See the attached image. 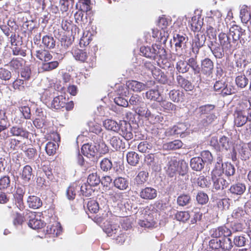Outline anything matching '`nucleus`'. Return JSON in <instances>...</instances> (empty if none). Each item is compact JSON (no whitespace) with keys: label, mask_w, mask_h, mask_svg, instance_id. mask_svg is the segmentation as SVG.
I'll return each mask as SVG.
<instances>
[{"label":"nucleus","mask_w":251,"mask_h":251,"mask_svg":"<svg viewBox=\"0 0 251 251\" xmlns=\"http://www.w3.org/2000/svg\"><path fill=\"white\" fill-rule=\"evenodd\" d=\"M92 186L87 183L83 184L80 188V191L83 196L85 197H89L94 192L93 189L91 188Z\"/></svg>","instance_id":"obj_60"},{"label":"nucleus","mask_w":251,"mask_h":251,"mask_svg":"<svg viewBox=\"0 0 251 251\" xmlns=\"http://www.w3.org/2000/svg\"><path fill=\"white\" fill-rule=\"evenodd\" d=\"M51 107L55 109H61L65 108L67 111L73 110L74 103L73 101H68V99L63 95L54 97L51 103Z\"/></svg>","instance_id":"obj_3"},{"label":"nucleus","mask_w":251,"mask_h":251,"mask_svg":"<svg viewBox=\"0 0 251 251\" xmlns=\"http://www.w3.org/2000/svg\"><path fill=\"white\" fill-rule=\"evenodd\" d=\"M126 85L128 89L137 92H140L144 90L146 87L145 84L134 80L127 81Z\"/></svg>","instance_id":"obj_26"},{"label":"nucleus","mask_w":251,"mask_h":251,"mask_svg":"<svg viewBox=\"0 0 251 251\" xmlns=\"http://www.w3.org/2000/svg\"><path fill=\"white\" fill-rule=\"evenodd\" d=\"M149 173L145 171H140L134 178V183L138 186H143L148 180Z\"/></svg>","instance_id":"obj_32"},{"label":"nucleus","mask_w":251,"mask_h":251,"mask_svg":"<svg viewBox=\"0 0 251 251\" xmlns=\"http://www.w3.org/2000/svg\"><path fill=\"white\" fill-rule=\"evenodd\" d=\"M176 69L179 73L184 74L187 73L189 70L187 61L180 60L176 64Z\"/></svg>","instance_id":"obj_52"},{"label":"nucleus","mask_w":251,"mask_h":251,"mask_svg":"<svg viewBox=\"0 0 251 251\" xmlns=\"http://www.w3.org/2000/svg\"><path fill=\"white\" fill-rule=\"evenodd\" d=\"M161 94L157 89H151L146 93L147 99L152 101L159 102L162 98L160 97Z\"/></svg>","instance_id":"obj_42"},{"label":"nucleus","mask_w":251,"mask_h":251,"mask_svg":"<svg viewBox=\"0 0 251 251\" xmlns=\"http://www.w3.org/2000/svg\"><path fill=\"white\" fill-rule=\"evenodd\" d=\"M249 80L244 75L237 76L235 78V83L238 87L244 88L248 84Z\"/></svg>","instance_id":"obj_53"},{"label":"nucleus","mask_w":251,"mask_h":251,"mask_svg":"<svg viewBox=\"0 0 251 251\" xmlns=\"http://www.w3.org/2000/svg\"><path fill=\"white\" fill-rule=\"evenodd\" d=\"M169 97L173 102L178 103L183 101L184 93L178 89H173L169 92Z\"/></svg>","instance_id":"obj_27"},{"label":"nucleus","mask_w":251,"mask_h":251,"mask_svg":"<svg viewBox=\"0 0 251 251\" xmlns=\"http://www.w3.org/2000/svg\"><path fill=\"white\" fill-rule=\"evenodd\" d=\"M126 160L129 164L135 166L138 164L140 157L138 153L134 151H129L126 154Z\"/></svg>","instance_id":"obj_46"},{"label":"nucleus","mask_w":251,"mask_h":251,"mask_svg":"<svg viewBox=\"0 0 251 251\" xmlns=\"http://www.w3.org/2000/svg\"><path fill=\"white\" fill-rule=\"evenodd\" d=\"M71 53L75 59L80 62L84 61L88 53L85 50L79 49L77 47H73L71 50Z\"/></svg>","instance_id":"obj_25"},{"label":"nucleus","mask_w":251,"mask_h":251,"mask_svg":"<svg viewBox=\"0 0 251 251\" xmlns=\"http://www.w3.org/2000/svg\"><path fill=\"white\" fill-rule=\"evenodd\" d=\"M93 40V35L90 32L86 31L83 33L79 41V46L81 48H85L88 46Z\"/></svg>","instance_id":"obj_44"},{"label":"nucleus","mask_w":251,"mask_h":251,"mask_svg":"<svg viewBox=\"0 0 251 251\" xmlns=\"http://www.w3.org/2000/svg\"><path fill=\"white\" fill-rule=\"evenodd\" d=\"M197 54L195 57H192L189 58L187 61L188 66L191 68L194 73V75L191 76V79L193 82H201L202 78L200 74L201 68L199 66L197 60Z\"/></svg>","instance_id":"obj_6"},{"label":"nucleus","mask_w":251,"mask_h":251,"mask_svg":"<svg viewBox=\"0 0 251 251\" xmlns=\"http://www.w3.org/2000/svg\"><path fill=\"white\" fill-rule=\"evenodd\" d=\"M62 232V227L59 223L48 225L46 227V233L48 234H52L53 236H57Z\"/></svg>","instance_id":"obj_35"},{"label":"nucleus","mask_w":251,"mask_h":251,"mask_svg":"<svg viewBox=\"0 0 251 251\" xmlns=\"http://www.w3.org/2000/svg\"><path fill=\"white\" fill-rule=\"evenodd\" d=\"M190 218V214L188 211H177L175 214V219L183 223L188 221Z\"/></svg>","instance_id":"obj_62"},{"label":"nucleus","mask_w":251,"mask_h":251,"mask_svg":"<svg viewBox=\"0 0 251 251\" xmlns=\"http://www.w3.org/2000/svg\"><path fill=\"white\" fill-rule=\"evenodd\" d=\"M218 41L220 45L226 50V52H232L236 50L238 47L233 40H231L230 36L224 32H221L219 34Z\"/></svg>","instance_id":"obj_5"},{"label":"nucleus","mask_w":251,"mask_h":251,"mask_svg":"<svg viewBox=\"0 0 251 251\" xmlns=\"http://www.w3.org/2000/svg\"><path fill=\"white\" fill-rule=\"evenodd\" d=\"M159 102L164 111H175L176 109V106L175 104L165 100H163L162 98Z\"/></svg>","instance_id":"obj_49"},{"label":"nucleus","mask_w":251,"mask_h":251,"mask_svg":"<svg viewBox=\"0 0 251 251\" xmlns=\"http://www.w3.org/2000/svg\"><path fill=\"white\" fill-rule=\"evenodd\" d=\"M82 154L88 157H94L98 153V149L96 146L89 143L84 144L81 147Z\"/></svg>","instance_id":"obj_21"},{"label":"nucleus","mask_w":251,"mask_h":251,"mask_svg":"<svg viewBox=\"0 0 251 251\" xmlns=\"http://www.w3.org/2000/svg\"><path fill=\"white\" fill-rule=\"evenodd\" d=\"M203 160L200 157H193L190 160L191 168L196 171H201L204 166Z\"/></svg>","instance_id":"obj_31"},{"label":"nucleus","mask_w":251,"mask_h":251,"mask_svg":"<svg viewBox=\"0 0 251 251\" xmlns=\"http://www.w3.org/2000/svg\"><path fill=\"white\" fill-rule=\"evenodd\" d=\"M79 189V186L76 183H74L70 185L66 191L68 199L70 200H74Z\"/></svg>","instance_id":"obj_45"},{"label":"nucleus","mask_w":251,"mask_h":251,"mask_svg":"<svg viewBox=\"0 0 251 251\" xmlns=\"http://www.w3.org/2000/svg\"><path fill=\"white\" fill-rule=\"evenodd\" d=\"M109 198L113 202H122L124 200L123 193L112 191L109 194Z\"/></svg>","instance_id":"obj_57"},{"label":"nucleus","mask_w":251,"mask_h":251,"mask_svg":"<svg viewBox=\"0 0 251 251\" xmlns=\"http://www.w3.org/2000/svg\"><path fill=\"white\" fill-rule=\"evenodd\" d=\"M222 168H223L224 173L227 176H233L235 171L234 166L230 163H225L224 164L222 163Z\"/></svg>","instance_id":"obj_56"},{"label":"nucleus","mask_w":251,"mask_h":251,"mask_svg":"<svg viewBox=\"0 0 251 251\" xmlns=\"http://www.w3.org/2000/svg\"><path fill=\"white\" fill-rule=\"evenodd\" d=\"M238 151L239 154L241 156L242 160H247L251 156V152L249 149L247 147V145L244 143H241L239 144Z\"/></svg>","instance_id":"obj_36"},{"label":"nucleus","mask_w":251,"mask_h":251,"mask_svg":"<svg viewBox=\"0 0 251 251\" xmlns=\"http://www.w3.org/2000/svg\"><path fill=\"white\" fill-rule=\"evenodd\" d=\"M178 162L176 160H170L168 165L167 172L170 177H173L178 172L179 175L184 176L188 172V166L185 163H181V170H178Z\"/></svg>","instance_id":"obj_4"},{"label":"nucleus","mask_w":251,"mask_h":251,"mask_svg":"<svg viewBox=\"0 0 251 251\" xmlns=\"http://www.w3.org/2000/svg\"><path fill=\"white\" fill-rule=\"evenodd\" d=\"M235 114L236 116L234 119L235 125L238 127L244 125L246 123L248 117L244 115L243 111L241 110L237 111Z\"/></svg>","instance_id":"obj_39"},{"label":"nucleus","mask_w":251,"mask_h":251,"mask_svg":"<svg viewBox=\"0 0 251 251\" xmlns=\"http://www.w3.org/2000/svg\"><path fill=\"white\" fill-rule=\"evenodd\" d=\"M212 237L209 242L207 251H229L232 247L231 239L228 237L232 234L231 230L225 226L212 228L210 231Z\"/></svg>","instance_id":"obj_1"},{"label":"nucleus","mask_w":251,"mask_h":251,"mask_svg":"<svg viewBox=\"0 0 251 251\" xmlns=\"http://www.w3.org/2000/svg\"><path fill=\"white\" fill-rule=\"evenodd\" d=\"M165 146L168 150H176L181 148L183 143L180 140H175L167 143Z\"/></svg>","instance_id":"obj_61"},{"label":"nucleus","mask_w":251,"mask_h":251,"mask_svg":"<svg viewBox=\"0 0 251 251\" xmlns=\"http://www.w3.org/2000/svg\"><path fill=\"white\" fill-rule=\"evenodd\" d=\"M12 217L13 224L16 226H22L27 219L25 213L21 214L18 212L14 213Z\"/></svg>","instance_id":"obj_38"},{"label":"nucleus","mask_w":251,"mask_h":251,"mask_svg":"<svg viewBox=\"0 0 251 251\" xmlns=\"http://www.w3.org/2000/svg\"><path fill=\"white\" fill-rule=\"evenodd\" d=\"M20 176L24 182H29L34 176L32 168L29 165H25L22 170Z\"/></svg>","instance_id":"obj_24"},{"label":"nucleus","mask_w":251,"mask_h":251,"mask_svg":"<svg viewBox=\"0 0 251 251\" xmlns=\"http://www.w3.org/2000/svg\"><path fill=\"white\" fill-rule=\"evenodd\" d=\"M109 144L116 151L120 150L124 146L122 139L118 136H113L109 140Z\"/></svg>","instance_id":"obj_43"},{"label":"nucleus","mask_w":251,"mask_h":251,"mask_svg":"<svg viewBox=\"0 0 251 251\" xmlns=\"http://www.w3.org/2000/svg\"><path fill=\"white\" fill-rule=\"evenodd\" d=\"M246 35V30L238 25H233L229 28V35L237 47L238 40H240V42H245Z\"/></svg>","instance_id":"obj_7"},{"label":"nucleus","mask_w":251,"mask_h":251,"mask_svg":"<svg viewBox=\"0 0 251 251\" xmlns=\"http://www.w3.org/2000/svg\"><path fill=\"white\" fill-rule=\"evenodd\" d=\"M100 182V176L97 173L90 174L87 178V183L92 186H96Z\"/></svg>","instance_id":"obj_51"},{"label":"nucleus","mask_w":251,"mask_h":251,"mask_svg":"<svg viewBox=\"0 0 251 251\" xmlns=\"http://www.w3.org/2000/svg\"><path fill=\"white\" fill-rule=\"evenodd\" d=\"M200 68L202 74L209 76L213 74L214 63L210 59L206 58L201 61Z\"/></svg>","instance_id":"obj_14"},{"label":"nucleus","mask_w":251,"mask_h":251,"mask_svg":"<svg viewBox=\"0 0 251 251\" xmlns=\"http://www.w3.org/2000/svg\"><path fill=\"white\" fill-rule=\"evenodd\" d=\"M42 43L49 49H52L55 46V41L53 38L49 35L44 36L42 38Z\"/></svg>","instance_id":"obj_50"},{"label":"nucleus","mask_w":251,"mask_h":251,"mask_svg":"<svg viewBox=\"0 0 251 251\" xmlns=\"http://www.w3.org/2000/svg\"><path fill=\"white\" fill-rule=\"evenodd\" d=\"M25 194V189L22 187L18 186L16 188V191L13 195L15 199V204L17 208L21 211H23L25 207L23 201Z\"/></svg>","instance_id":"obj_12"},{"label":"nucleus","mask_w":251,"mask_h":251,"mask_svg":"<svg viewBox=\"0 0 251 251\" xmlns=\"http://www.w3.org/2000/svg\"><path fill=\"white\" fill-rule=\"evenodd\" d=\"M173 41L175 43L176 55L180 53V50H182V47L185 45L187 39L185 34H175L173 36Z\"/></svg>","instance_id":"obj_20"},{"label":"nucleus","mask_w":251,"mask_h":251,"mask_svg":"<svg viewBox=\"0 0 251 251\" xmlns=\"http://www.w3.org/2000/svg\"><path fill=\"white\" fill-rule=\"evenodd\" d=\"M59 63L58 61H49L42 63L41 69L43 72H49L56 69L59 66Z\"/></svg>","instance_id":"obj_37"},{"label":"nucleus","mask_w":251,"mask_h":251,"mask_svg":"<svg viewBox=\"0 0 251 251\" xmlns=\"http://www.w3.org/2000/svg\"><path fill=\"white\" fill-rule=\"evenodd\" d=\"M119 125L116 121L112 119H108L103 122V126L106 129L115 132H119L120 129Z\"/></svg>","instance_id":"obj_30"},{"label":"nucleus","mask_w":251,"mask_h":251,"mask_svg":"<svg viewBox=\"0 0 251 251\" xmlns=\"http://www.w3.org/2000/svg\"><path fill=\"white\" fill-rule=\"evenodd\" d=\"M157 195V190L151 187H146L142 189L140 192L141 198L146 200H151L154 199Z\"/></svg>","instance_id":"obj_19"},{"label":"nucleus","mask_w":251,"mask_h":251,"mask_svg":"<svg viewBox=\"0 0 251 251\" xmlns=\"http://www.w3.org/2000/svg\"><path fill=\"white\" fill-rule=\"evenodd\" d=\"M161 154L159 152L149 153L146 155L145 161L149 166L153 169L161 162Z\"/></svg>","instance_id":"obj_16"},{"label":"nucleus","mask_w":251,"mask_h":251,"mask_svg":"<svg viewBox=\"0 0 251 251\" xmlns=\"http://www.w3.org/2000/svg\"><path fill=\"white\" fill-rule=\"evenodd\" d=\"M213 181V189L216 190H223L227 188L229 185L228 182L223 177H219L212 179Z\"/></svg>","instance_id":"obj_40"},{"label":"nucleus","mask_w":251,"mask_h":251,"mask_svg":"<svg viewBox=\"0 0 251 251\" xmlns=\"http://www.w3.org/2000/svg\"><path fill=\"white\" fill-rule=\"evenodd\" d=\"M24 59L22 58H14L9 63L10 67L15 70H19L23 67Z\"/></svg>","instance_id":"obj_58"},{"label":"nucleus","mask_w":251,"mask_h":251,"mask_svg":"<svg viewBox=\"0 0 251 251\" xmlns=\"http://www.w3.org/2000/svg\"><path fill=\"white\" fill-rule=\"evenodd\" d=\"M117 227V225L111 224L109 222L106 221L103 224V229L105 233L112 235V234L116 233Z\"/></svg>","instance_id":"obj_55"},{"label":"nucleus","mask_w":251,"mask_h":251,"mask_svg":"<svg viewBox=\"0 0 251 251\" xmlns=\"http://www.w3.org/2000/svg\"><path fill=\"white\" fill-rule=\"evenodd\" d=\"M151 73L153 77L156 81L163 84L167 82V75L160 69L156 68Z\"/></svg>","instance_id":"obj_34"},{"label":"nucleus","mask_w":251,"mask_h":251,"mask_svg":"<svg viewBox=\"0 0 251 251\" xmlns=\"http://www.w3.org/2000/svg\"><path fill=\"white\" fill-rule=\"evenodd\" d=\"M136 112L140 116L145 117L153 124L161 122L163 120V117L161 115L154 116V114H152L144 102L143 104H140V106L136 108Z\"/></svg>","instance_id":"obj_2"},{"label":"nucleus","mask_w":251,"mask_h":251,"mask_svg":"<svg viewBox=\"0 0 251 251\" xmlns=\"http://www.w3.org/2000/svg\"><path fill=\"white\" fill-rule=\"evenodd\" d=\"M54 35L56 38L60 42L61 46L64 49H67L73 43V40L71 37L65 34V32L63 30H55Z\"/></svg>","instance_id":"obj_9"},{"label":"nucleus","mask_w":251,"mask_h":251,"mask_svg":"<svg viewBox=\"0 0 251 251\" xmlns=\"http://www.w3.org/2000/svg\"><path fill=\"white\" fill-rule=\"evenodd\" d=\"M36 57L43 63L45 62L51 60L53 56L50 51L43 48H40L35 51Z\"/></svg>","instance_id":"obj_18"},{"label":"nucleus","mask_w":251,"mask_h":251,"mask_svg":"<svg viewBox=\"0 0 251 251\" xmlns=\"http://www.w3.org/2000/svg\"><path fill=\"white\" fill-rule=\"evenodd\" d=\"M196 200L201 205L206 204L208 201L209 198L208 195L203 192H199L196 196Z\"/></svg>","instance_id":"obj_64"},{"label":"nucleus","mask_w":251,"mask_h":251,"mask_svg":"<svg viewBox=\"0 0 251 251\" xmlns=\"http://www.w3.org/2000/svg\"><path fill=\"white\" fill-rule=\"evenodd\" d=\"M25 216L27 217V219L28 220L27 225L30 228L33 229H38L45 226V223L36 218L35 212L27 210L25 212Z\"/></svg>","instance_id":"obj_8"},{"label":"nucleus","mask_w":251,"mask_h":251,"mask_svg":"<svg viewBox=\"0 0 251 251\" xmlns=\"http://www.w3.org/2000/svg\"><path fill=\"white\" fill-rule=\"evenodd\" d=\"M186 130V126L183 124H178L174 126L171 128L169 132L172 135H180L184 133Z\"/></svg>","instance_id":"obj_47"},{"label":"nucleus","mask_w":251,"mask_h":251,"mask_svg":"<svg viewBox=\"0 0 251 251\" xmlns=\"http://www.w3.org/2000/svg\"><path fill=\"white\" fill-rule=\"evenodd\" d=\"M119 126H120V129L119 131L120 134L126 140H131L133 138V134L130 124L126 121H123Z\"/></svg>","instance_id":"obj_15"},{"label":"nucleus","mask_w":251,"mask_h":251,"mask_svg":"<svg viewBox=\"0 0 251 251\" xmlns=\"http://www.w3.org/2000/svg\"><path fill=\"white\" fill-rule=\"evenodd\" d=\"M206 37L202 33H198L192 40V50L196 54L199 52L200 49L204 45Z\"/></svg>","instance_id":"obj_10"},{"label":"nucleus","mask_w":251,"mask_h":251,"mask_svg":"<svg viewBox=\"0 0 251 251\" xmlns=\"http://www.w3.org/2000/svg\"><path fill=\"white\" fill-rule=\"evenodd\" d=\"M177 83L181 88L184 89L186 91H192L194 88V85L192 83L185 78L182 75H177L176 77Z\"/></svg>","instance_id":"obj_23"},{"label":"nucleus","mask_w":251,"mask_h":251,"mask_svg":"<svg viewBox=\"0 0 251 251\" xmlns=\"http://www.w3.org/2000/svg\"><path fill=\"white\" fill-rule=\"evenodd\" d=\"M11 180L10 177L5 175L0 178V190H5L10 186Z\"/></svg>","instance_id":"obj_63"},{"label":"nucleus","mask_w":251,"mask_h":251,"mask_svg":"<svg viewBox=\"0 0 251 251\" xmlns=\"http://www.w3.org/2000/svg\"><path fill=\"white\" fill-rule=\"evenodd\" d=\"M156 49H158L157 45H152L151 47L143 46L140 48V52L146 57L154 59L159 53V51H157Z\"/></svg>","instance_id":"obj_17"},{"label":"nucleus","mask_w":251,"mask_h":251,"mask_svg":"<svg viewBox=\"0 0 251 251\" xmlns=\"http://www.w3.org/2000/svg\"><path fill=\"white\" fill-rule=\"evenodd\" d=\"M246 186L244 184L237 183L232 185L229 190L230 192L233 194L241 195L244 193L246 190Z\"/></svg>","instance_id":"obj_41"},{"label":"nucleus","mask_w":251,"mask_h":251,"mask_svg":"<svg viewBox=\"0 0 251 251\" xmlns=\"http://www.w3.org/2000/svg\"><path fill=\"white\" fill-rule=\"evenodd\" d=\"M10 133L13 136L21 137L24 139H28L29 132L23 126H13L10 129Z\"/></svg>","instance_id":"obj_22"},{"label":"nucleus","mask_w":251,"mask_h":251,"mask_svg":"<svg viewBox=\"0 0 251 251\" xmlns=\"http://www.w3.org/2000/svg\"><path fill=\"white\" fill-rule=\"evenodd\" d=\"M93 48L94 52V54L88 53L86 55V58L84 59V61L82 62L85 63V68L86 71H89L90 69L96 66L97 59L95 53L98 51V46L96 45L93 46Z\"/></svg>","instance_id":"obj_13"},{"label":"nucleus","mask_w":251,"mask_h":251,"mask_svg":"<svg viewBox=\"0 0 251 251\" xmlns=\"http://www.w3.org/2000/svg\"><path fill=\"white\" fill-rule=\"evenodd\" d=\"M202 24L203 22L201 20V17L197 16H193L189 21V26L191 30L194 32L200 31L201 28Z\"/></svg>","instance_id":"obj_28"},{"label":"nucleus","mask_w":251,"mask_h":251,"mask_svg":"<svg viewBox=\"0 0 251 251\" xmlns=\"http://www.w3.org/2000/svg\"><path fill=\"white\" fill-rule=\"evenodd\" d=\"M58 145L53 142H49L45 147V150L49 155H52L56 153Z\"/></svg>","instance_id":"obj_59"},{"label":"nucleus","mask_w":251,"mask_h":251,"mask_svg":"<svg viewBox=\"0 0 251 251\" xmlns=\"http://www.w3.org/2000/svg\"><path fill=\"white\" fill-rule=\"evenodd\" d=\"M27 204L29 208L36 209L42 206V201L36 196H29L27 199Z\"/></svg>","instance_id":"obj_29"},{"label":"nucleus","mask_w":251,"mask_h":251,"mask_svg":"<svg viewBox=\"0 0 251 251\" xmlns=\"http://www.w3.org/2000/svg\"><path fill=\"white\" fill-rule=\"evenodd\" d=\"M208 47L216 58L221 59L224 56L226 50L216 40L210 41Z\"/></svg>","instance_id":"obj_11"},{"label":"nucleus","mask_w":251,"mask_h":251,"mask_svg":"<svg viewBox=\"0 0 251 251\" xmlns=\"http://www.w3.org/2000/svg\"><path fill=\"white\" fill-rule=\"evenodd\" d=\"M113 183L114 186L119 190H125L128 187L129 182L127 179L123 177L116 178Z\"/></svg>","instance_id":"obj_33"},{"label":"nucleus","mask_w":251,"mask_h":251,"mask_svg":"<svg viewBox=\"0 0 251 251\" xmlns=\"http://www.w3.org/2000/svg\"><path fill=\"white\" fill-rule=\"evenodd\" d=\"M191 201V197L189 194H181L179 196L177 199V204L181 206L188 205L190 202Z\"/></svg>","instance_id":"obj_54"},{"label":"nucleus","mask_w":251,"mask_h":251,"mask_svg":"<svg viewBox=\"0 0 251 251\" xmlns=\"http://www.w3.org/2000/svg\"><path fill=\"white\" fill-rule=\"evenodd\" d=\"M222 159L219 158L218 159L217 162L214 167V169L212 171L211 173V178L212 179H217V176H220L223 173V168H221V166H222Z\"/></svg>","instance_id":"obj_48"}]
</instances>
